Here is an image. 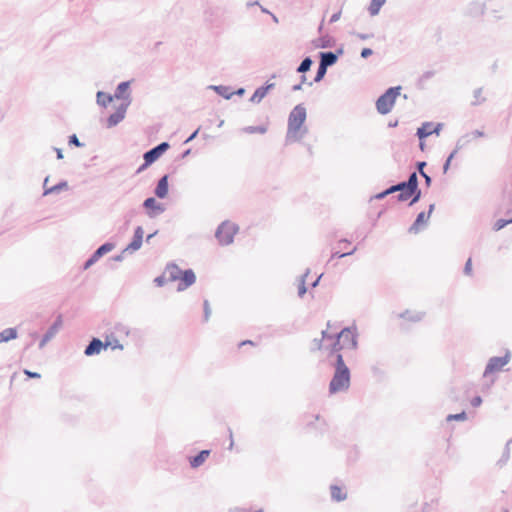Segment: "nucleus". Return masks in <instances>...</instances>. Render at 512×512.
Returning <instances> with one entry per match:
<instances>
[{"label":"nucleus","mask_w":512,"mask_h":512,"mask_svg":"<svg viewBox=\"0 0 512 512\" xmlns=\"http://www.w3.org/2000/svg\"><path fill=\"white\" fill-rule=\"evenodd\" d=\"M331 365L334 368V372L329 383V393L336 394L347 391L351 383V371L346 365L343 355L338 354L337 359Z\"/></svg>","instance_id":"nucleus-1"},{"label":"nucleus","mask_w":512,"mask_h":512,"mask_svg":"<svg viewBox=\"0 0 512 512\" xmlns=\"http://www.w3.org/2000/svg\"><path fill=\"white\" fill-rule=\"evenodd\" d=\"M307 118V110L303 103L297 104L289 113L288 116V127L286 133V143L299 141L303 138L304 133L307 129L305 128L301 132Z\"/></svg>","instance_id":"nucleus-2"},{"label":"nucleus","mask_w":512,"mask_h":512,"mask_svg":"<svg viewBox=\"0 0 512 512\" xmlns=\"http://www.w3.org/2000/svg\"><path fill=\"white\" fill-rule=\"evenodd\" d=\"M401 86L389 87L383 94H381L376 100L377 112L381 115H386L393 109L396 99L401 95Z\"/></svg>","instance_id":"nucleus-3"},{"label":"nucleus","mask_w":512,"mask_h":512,"mask_svg":"<svg viewBox=\"0 0 512 512\" xmlns=\"http://www.w3.org/2000/svg\"><path fill=\"white\" fill-rule=\"evenodd\" d=\"M238 230V225L226 220L220 223L217 227L215 237L220 245L227 246L233 243L235 234Z\"/></svg>","instance_id":"nucleus-4"},{"label":"nucleus","mask_w":512,"mask_h":512,"mask_svg":"<svg viewBox=\"0 0 512 512\" xmlns=\"http://www.w3.org/2000/svg\"><path fill=\"white\" fill-rule=\"evenodd\" d=\"M336 334L345 349L356 350L358 348V332L356 326L344 327Z\"/></svg>","instance_id":"nucleus-5"},{"label":"nucleus","mask_w":512,"mask_h":512,"mask_svg":"<svg viewBox=\"0 0 512 512\" xmlns=\"http://www.w3.org/2000/svg\"><path fill=\"white\" fill-rule=\"evenodd\" d=\"M510 359H511V353L509 350H507L505 355H503V356L491 357L485 366L483 376L486 377L489 374H493L495 372L501 371L502 368L509 363Z\"/></svg>","instance_id":"nucleus-6"},{"label":"nucleus","mask_w":512,"mask_h":512,"mask_svg":"<svg viewBox=\"0 0 512 512\" xmlns=\"http://www.w3.org/2000/svg\"><path fill=\"white\" fill-rule=\"evenodd\" d=\"M435 209V204H430L428 207L427 212H420L417 214L416 219L412 223V225L409 227L408 231L409 233L417 234L422 230L423 226H426L428 223V220L432 214V212Z\"/></svg>","instance_id":"nucleus-7"},{"label":"nucleus","mask_w":512,"mask_h":512,"mask_svg":"<svg viewBox=\"0 0 512 512\" xmlns=\"http://www.w3.org/2000/svg\"><path fill=\"white\" fill-rule=\"evenodd\" d=\"M110 344V340L102 341L100 338L92 337L84 349V355L87 357L98 355L102 350L107 349Z\"/></svg>","instance_id":"nucleus-8"},{"label":"nucleus","mask_w":512,"mask_h":512,"mask_svg":"<svg viewBox=\"0 0 512 512\" xmlns=\"http://www.w3.org/2000/svg\"><path fill=\"white\" fill-rule=\"evenodd\" d=\"M128 107H129V101L121 102V104L116 108L115 112L108 116V118L106 120L107 128L115 127L121 121H123Z\"/></svg>","instance_id":"nucleus-9"},{"label":"nucleus","mask_w":512,"mask_h":512,"mask_svg":"<svg viewBox=\"0 0 512 512\" xmlns=\"http://www.w3.org/2000/svg\"><path fill=\"white\" fill-rule=\"evenodd\" d=\"M170 148V144L166 141H163L151 149L147 150L143 154V159H147L152 164L155 163L168 149Z\"/></svg>","instance_id":"nucleus-10"},{"label":"nucleus","mask_w":512,"mask_h":512,"mask_svg":"<svg viewBox=\"0 0 512 512\" xmlns=\"http://www.w3.org/2000/svg\"><path fill=\"white\" fill-rule=\"evenodd\" d=\"M143 236L144 230L142 226H137L134 229L133 237L130 243L124 248V252H128L129 254H133L138 251L143 244Z\"/></svg>","instance_id":"nucleus-11"},{"label":"nucleus","mask_w":512,"mask_h":512,"mask_svg":"<svg viewBox=\"0 0 512 512\" xmlns=\"http://www.w3.org/2000/svg\"><path fill=\"white\" fill-rule=\"evenodd\" d=\"M63 319L62 315H58L53 324L47 329L42 339L39 342V348L42 349L55 335L58 333L60 328L62 327Z\"/></svg>","instance_id":"nucleus-12"},{"label":"nucleus","mask_w":512,"mask_h":512,"mask_svg":"<svg viewBox=\"0 0 512 512\" xmlns=\"http://www.w3.org/2000/svg\"><path fill=\"white\" fill-rule=\"evenodd\" d=\"M142 206L147 210V215L149 218H154L158 214H161L165 211V207L162 203L157 202L154 197H148L143 201Z\"/></svg>","instance_id":"nucleus-13"},{"label":"nucleus","mask_w":512,"mask_h":512,"mask_svg":"<svg viewBox=\"0 0 512 512\" xmlns=\"http://www.w3.org/2000/svg\"><path fill=\"white\" fill-rule=\"evenodd\" d=\"M178 280L179 283L177 286V291L181 292L188 289L196 282V274L191 268H188L183 270L181 277H179Z\"/></svg>","instance_id":"nucleus-14"},{"label":"nucleus","mask_w":512,"mask_h":512,"mask_svg":"<svg viewBox=\"0 0 512 512\" xmlns=\"http://www.w3.org/2000/svg\"><path fill=\"white\" fill-rule=\"evenodd\" d=\"M275 88V83L266 81L264 85L258 87L252 96L250 97V102L258 104L260 103L266 95L269 93L270 90Z\"/></svg>","instance_id":"nucleus-15"},{"label":"nucleus","mask_w":512,"mask_h":512,"mask_svg":"<svg viewBox=\"0 0 512 512\" xmlns=\"http://www.w3.org/2000/svg\"><path fill=\"white\" fill-rule=\"evenodd\" d=\"M130 85H131V81L120 82L116 87L113 97H115L118 100H122V102L129 101V105H130L131 101H132L131 95L129 92Z\"/></svg>","instance_id":"nucleus-16"},{"label":"nucleus","mask_w":512,"mask_h":512,"mask_svg":"<svg viewBox=\"0 0 512 512\" xmlns=\"http://www.w3.org/2000/svg\"><path fill=\"white\" fill-rule=\"evenodd\" d=\"M169 193V175L164 174L157 182L154 194L159 199H165Z\"/></svg>","instance_id":"nucleus-17"},{"label":"nucleus","mask_w":512,"mask_h":512,"mask_svg":"<svg viewBox=\"0 0 512 512\" xmlns=\"http://www.w3.org/2000/svg\"><path fill=\"white\" fill-rule=\"evenodd\" d=\"M211 450L210 449H204L199 451L196 455L190 456L188 458L189 465L191 468L196 469L204 464L206 459L210 456Z\"/></svg>","instance_id":"nucleus-18"},{"label":"nucleus","mask_w":512,"mask_h":512,"mask_svg":"<svg viewBox=\"0 0 512 512\" xmlns=\"http://www.w3.org/2000/svg\"><path fill=\"white\" fill-rule=\"evenodd\" d=\"M486 11V4L484 2L473 1L467 6L466 13L471 17L483 16Z\"/></svg>","instance_id":"nucleus-19"},{"label":"nucleus","mask_w":512,"mask_h":512,"mask_svg":"<svg viewBox=\"0 0 512 512\" xmlns=\"http://www.w3.org/2000/svg\"><path fill=\"white\" fill-rule=\"evenodd\" d=\"M335 44H336V40L329 35L321 36L312 41V45L315 48H320V49L332 48L335 46Z\"/></svg>","instance_id":"nucleus-20"},{"label":"nucleus","mask_w":512,"mask_h":512,"mask_svg":"<svg viewBox=\"0 0 512 512\" xmlns=\"http://www.w3.org/2000/svg\"><path fill=\"white\" fill-rule=\"evenodd\" d=\"M398 316H399V318L408 320L413 323H417V322H420L424 318L425 312L412 311V310L407 309V310L401 312Z\"/></svg>","instance_id":"nucleus-21"},{"label":"nucleus","mask_w":512,"mask_h":512,"mask_svg":"<svg viewBox=\"0 0 512 512\" xmlns=\"http://www.w3.org/2000/svg\"><path fill=\"white\" fill-rule=\"evenodd\" d=\"M319 63L329 68L337 63V59L333 55L332 51H322L318 54Z\"/></svg>","instance_id":"nucleus-22"},{"label":"nucleus","mask_w":512,"mask_h":512,"mask_svg":"<svg viewBox=\"0 0 512 512\" xmlns=\"http://www.w3.org/2000/svg\"><path fill=\"white\" fill-rule=\"evenodd\" d=\"M325 349L329 350V357L334 356L335 360L337 359V355L341 354V350L345 349L343 347V344H341L340 339L338 338L337 334H335V338L331 340V344L328 346H325Z\"/></svg>","instance_id":"nucleus-23"},{"label":"nucleus","mask_w":512,"mask_h":512,"mask_svg":"<svg viewBox=\"0 0 512 512\" xmlns=\"http://www.w3.org/2000/svg\"><path fill=\"white\" fill-rule=\"evenodd\" d=\"M182 272L183 270L175 263H169L165 268V274H168L169 281H177L181 277Z\"/></svg>","instance_id":"nucleus-24"},{"label":"nucleus","mask_w":512,"mask_h":512,"mask_svg":"<svg viewBox=\"0 0 512 512\" xmlns=\"http://www.w3.org/2000/svg\"><path fill=\"white\" fill-rule=\"evenodd\" d=\"M209 89L213 90L215 93H217L219 96L223 97L224 99H231L234 93L231 91L230 86L225 85H210Z\"/></svg>","instance_id":"nucleus-25"},{"label":"nucleus","mask_w":512,"mask_h":512,"mask_svg":"<svg viewBox=\"0 0 512 512\" xmlns=\"http://www.w3.org/2000/svg\"><path fill=\"white\" fill-rule=\"evenodd\" d=\"M220 7L218 6H209L208 8L205 9L204 11V18H205V21L210 23V24H215L217 22V18H218V14L220 12Z\"/></svg>","instance_id":"nucleus-26"},{"label":"nucleus","mask_w":512,"mask_h":512,"mask_svg":"<svg viewBox=\"0 0 512 512\" xmlns=\"http://www.w3.org/2000/svg\"><path fill=\"white\" fill-rule=\"evenodd\" d=\"M68 187V182L66 180H61L57 184L49 188H45V190L43 191V196H47L50 194H59L61 191L67 190Z\"/></svg>","instance_id":"nucleus-27"},{"label":"nucleus","mask_w":512,"mask_h":512,"mask_svg":"<svg viewBox=\"0 0 512 512\" xmlns=\"http://www.w3.org/2000/svg\"><path fill=\"white\" fill-rule=\"evenodd\" d=\"M330 492L333 501L341 502L347 498V493L338 485H331Z\"/></svg>","instance_id":"nucleus-28"},{"label":"nucleus","mask_w":512,"mask_h":512,"mask_svg":"<svg viewBox=\"0 0 512 512\" xmlns=\"http://www.w3.org/2000/svg\"><path fill=\"white\" fill-rule=\"evenodd\" d=\"M116 244L114 242H105L100 245L94 252V257L98 259L102 258L105 254L109 253L115 248Z\"/></svg>","instance_id":"nucleus-29"},{"label":"nucleus","mask_w":512,"mask_h":512,"mask_svg":"<svg viewBox=\"0 0 512 512\" xmlns=\"http://www.w3.org/2000/svg\"><path fill=\"white\" fill-rule=\"evenodd\" d=\"M432 122H423L422 125L417 129L416 136L419 140H425L427 137L432 135Z\"/></svg>","instance_id":"nucleus-30"},{"label":"nucleus","mask_w":512,"mask_h":512,"mask_svg":"<svg viewBox=\"0 0 512 512\" xmlns=\"http://www.w3.org/2000/svg\"><path fill=\"white\" fill-rule=\"evenodd\" d=\"M18 332L16 328H6L0 332V343L8 342L16 339Z\"/></svg>","instance_id":"nucleus-31"},{"label":"nucleus","mask_w":512,"mask_h":512,"mask_svg":"<svg viewBox=\"0 0 512 512\" xmlns=\"http://www.w3.org/2000/svg\"><path fill=\"white\" fill-rule=\"evenodd\" d=\"M113 98V95L103 91H98L96 94V102L101 107H107L113 101Z\"/></svg>","instance_id":"nucleus-32"},{"label":"nucleus","mask_w":512,"mask_h":512,"mask_svg":"<svg viewBox=\"0 0 512 512\" xmlns=\"http://www.w3.org/2000/svg\"><path fill=\"white\" fill-rule=\"evenodd\" d=\"M386 3V0H371L368 6V12L371 16L379 14L381 8Z\"/></svg>","instance_id":"nucleus-33"},{"label":"nucleus","mask_w":512,"mask_h":512,"mask_svg":"<svg viewBox=\"0 0 512 512\" xmlns=\"http://www.w3.org/2000/svg\"><path fill=\"white\" fill-rule=\"evenodd\" d=\"M309 273L310 269L307 268L305 273L299 277L298 296L300 298H303L304 295L307 293L306 278L309 275Z\"/></svg>","instance_id":"nucleus-34"},{"label":"nucleus","mask_w":512,"mask_h":512,"mask_svg":"<svg viewBox=\"0 0 512 512\" xmlns=\"http://www.w3.org/2000/svg\"><path fill=\"white\" fill-rule=\"evenodd\" d=\"M313 60L310 56H306L302 59L301 63L296 68L297 73L305 74L311 69Z\"/></svg>","instance_id":"nucleus-35"},{"label":"nucleus","mask_w":512,"mask_h":512,"mask_svg":"<svg viewBox=\"0 0 512 512\" xmlns=\"http://www.w3.org/2000/svg\"><path fill=\"white\" fill-rule=\"evenodd\" d=\"M327 70H328V68H327V67H325L324 65H322V64H320V63H319V64H318L317 71H316V75H315V77H314V80H313L312 82H309V83H308V85H309V86H312V85H313V83H319V82H321V81L324 79V77H325V75H326V73H327Z\"/></svg>","instance_id":"nucleus-36"},{"label":"nucleus","mask_w":512,"mask_h":512,"mask_svg":"<svg viewBox=\"0 0 512 512\" xmlns=\"http://www.w3.org/2000/svg\"><path fill=\"white\" fill-rule=\"evenodd\" d=\"M243 132L247 134H265L267 132V127L264 125H258V126H246L243 128Z\"/></svg>","instance_id":"nucleus-37"},{"label":"nucleus","mask_w":512,"mask_h":512,"mask_svg":"<svg viewBox=\"0 0 512 512\" xmlns=\"http://www.w3.org/2000/svg\"><path fill=\"white\" fill-rule=\"evenodd\" d=\"M393 193H396V188H394V185H391L390 187L386 188L385 190L372 196L371 200L372 199L382 200V199L386 198L388 195H391Z\"/></svg>","instance_id":"nucleus-38"},{"label":"nucleus","mask_w":512,"mask_h":512,"mask_svg":"<svg viewBox=\"0 0 512 512\" xmlns=\"http://www.w3.org/2000/svg\"><path fill=\"white\" fill-rule=\"evenodd\" d=\"M482 92H483L482 87H479L473 91V96H474L475 100L471 102L472 106H478L486 101L485 97H481Z\"/></svg>","instance_id":"nucleus-39"},{"label":"nucleus","mask_w":512,"mask_h":512,"mask_svg":"<svg viewBox=\"0 0 512 512\" xmlns=\"http://www.w3.org/2000/svg\"><path fill=\"white\" fill-rule=\"evenodd\" d=\"M410 191H411V199H410V202H409V206H412V205H414V204H416L417 202L420 201V199L422 197V191L419 188V186L416 187L415 189L411 188Z\"/></svg>","instance_id":"nucleus-40"},{"label":"nucleus","mask_w":512,"mask_h":512,"mask_svg":"<svg viewBox=\"0 0 512 512\" xmlns=\"http://www.w3.org/2000/svg\"><path fill=\"white\" fill-rule=\"evenodd\" d=\"M405 182H407V186H409L410 188H416L419 186V180H418V174L417 172H412L409 174L407 180H404Z\"/></svg>","instance_id":"nucleus-41"},{"label":"nucleus","mask_w":512,"mask_h":512,"mask_svg":"<svg viewBox=\"0 0 512 512\" xmlns=\"http://www.w3.org/2000/svg\"><path fill=\"white\" fill-rule=\"evenodd\" d=\"M466 419H467V413L465 411H461L460 413H456V414H449L446 417L447 422L465 421Z\"/></svg>","instance_id":"nucleus-42"},{"label":"nucleus","mask_w":512,"mask_h":512,"mask_svg":"<svg viewBox=\"0 0 512 512\" xmlns=\"http://www.w3.org/2000/svg\"><path fill=\"white\" fill-rule=\"evenodd\" d=\"M105 340L111 341V344L109 345V347H111L113 350H115V349L123 350V345L119 343L118 339L115 337V335L113 333L106 335Z\"/></svg>","instance_id":"nucleus-43"},{"label":"nucleus","mask_w":512,"mask_h":512,"mask_svg":"<svg viewBox=\"0 0 512 512\" xmlns=\"http://www.w3.org/2000/svg\"><path fill=\"white\" fill-rule=\"evenodd\" d=\"M510 223H512V217L510 219H498L494 223L493 229L495 231H499V230L503 229L504 227H506Z\"/></svg>","instance_id":"nucleus-44"},{"label":"nucleus","mask_w":512,"mask_h":512,"mask_svg":"<svg viewBox=\"0 0 512 512\" xmlns=\"http://www.w3.org/2000/svg\"><path fill=\"white\" fill-rule=\"evenodd\" d=\"M211 316V308L208 300L203 302V321L208 322Z\"/></svg>","instance_id":"nucleus-45"},{"label":"nucleus","mask_w":512,"mask_h":512,"mask_svg":"<svg viewBox=\"0 0 512 512\" xmlns=\"http://www.w3.org/2000/svg\"><path fill=\"white\" fill-rule=\"evenodd\" d=\"M411 199V191L404 190L396 195V200L398 202H405Z\"/></svg>","instance_id":"nucleus-46"},{"label":"nucleus","mask_w":512,"mask_h":512,"mask_svg":"<svg viewBox=\"0 0 512 512\" xmlns=\"http://www.w3.org/2000/svg\"><path fill=\"white\" fill-rule=\"evenodd\" d=\"M68 144L75 147H84V143L80 142L76 134H72L68 137Z\"/></svg>","instance_id":"nucleus-47"},{"label":"nucleus","mask_w":512,"mask_h":512,"mask_svg":"<svg viewBox=\"0 0 512 512\" xmlns=\"http://www.w3.org/2000/svg\"><path fill=\"white\" fill-rule=\"evenodd\" d=\"M512 443V438L509 439L504 447V450H503V453H502V457H501V461L503 462H506L509 457H510V445Z\"/></svg>","instance_id":"nucleus-48"},{"label":"nucleus","mask_w":512,"mask_h":512,"mask_svg":"<svg viewBox=\"0 0 512 512\" xmlns=\"http://www.w3.org/2000/svg\"><path fill=\"white\" fill-rule=\"evenodd\" d=\"M98 261H99V259L97 257H94V254L92 253L89 256V258L84 262L83 269L84 270L89 269L91 266H93Z\"/></svg>","instance_id":"nucleus-49"},{"label":"nucleus","mask_w":512,"mask_h":512,"mask_svg":"<svg viewBox=\"0 0 512 512\" xmlns=\"http://www.w3.org/2000/svg\"><path fill=\"white\" fill-rule=\"evenodd\" d=\"M468 136H469V134H466V135L462 136L461 138H459V139L457 140V142H456V146H455V148H456L457 150L462 149V148H463V147H464V146L469 142V140L467 139V138H468Z\"/></svg>","instance_id":"nucleus-50"},{"label":"nucleus","mask_w":512,"mask_h":512,"mask_svg":"<svg viewBox=\"0 0 512 512\" xmlns=\"http://www.w3.org/2000/svg\"><path fill=\"white\" fill-rule=\"evenodd\" d=\"M323 339H317L315 338L313 341H312V348L311 350L314 351V350H321L322 348H325L324 344H323Z\"/></svg>","instance_id":"nucleus-51"},{"label":"nucleus","mask_w":512,"mask_h":512,"mask_svg":"<svg viewBox=\"0 0 512 512\" xmlns=\"http://www.w3.org/2000/svg\"><path fill=\"white\" fill-rule=\"evenodd\" d=\"M394 188H396V192H399V193L404 190L411 189L409 186H407V182H405V181H400V182L394 184Z\"/></svg>","instance_id":"nucleus-52"},{"label":"nucleus","mask_w":512,"mask_h":512,"mask_svg":"<svg viewBox=\"0 0 512 512\" xmlns=\"http://www.w3.org/2000/svg\"><path fill=\"white\" fill-rule=\"evenodd\" d=\"M463 273L467 276L472 275V259L471 258H468V260L466 261V263L464 265Z\"/></svg>","instance_id":"nucleus-53"},{"label":"nucleus","mask_w":512,"mask_h":512,"mask_svg":"<svg viewBox=\"0 0 512 512\" xmlns=\"http://www.w3.org/2000/svg\"><path fill=\"white\" fill-rule=\"evenodd\" d=\"M167 282V278L165 277V273L162 274V275H159L157 276L155 279H154V283L156 286L158 287H162L165 285V283Z\"/></svg>","instance_id":"nucleus-54"},{"label":"nucleus","mask_w":512,"mask_h":512,"mask_svg":"<svg viewBox=\"0 0 512 512\" xmlns=\"http://www.w3.org/2000/svg\"><path fill=\"white\" fill-rule=\"evenodd\" d=\"M427 166V162L426 161H417L416 162V171L417 174L419 173V175L421 174H424L425 170L424 168Z\"/></svg>","instance_id":"nucleus-55"},{"label":"nucleus","mask_w":512,"mask_h":512,"mask_svg":"<svg viewBox=\"0 0 512 512\" xmlns=\"http://www.w3.org/2000/svg\"><path fill=\"white\" fill-rule=\"evenodd\" d=\"M23 373L28 377V378H31V379H39L41 378V374L38 373V372H33V371H30L28 369H23Z\"/></svg>","instance_id":"nucleus-56"},{"label":"nucleus","mask_w":512,"mask_h":512,"mask_svg":"<svg viewBox=\"0 0 512 512\" xmlns=\"http://www.w3.org/2000/svg\"><path fill=\"white\" fill-rule=\"evenodd\" d=\"M442 128H443V123H434V122H432V128H431L432 135L433 134L439 135L441 130H442Z\"/></svg>","instance_id":"nucleus-57"},{"label":"nucleus","mask_w":512,"mask_h":512,"mask_svg":"<svg viewBox=\"0 0 512 512\" xmlns=\"http://www.w3.org/2000/svg\"><path fill=\"white\" fill-rule=\"evenodd\" d=\"M373 54V50L371 48H368V47H365L361 50L360 52V56L363 58V59H367L368 57H370L371 55Z\"/></svg>","instance_id":"nucleus-58"},{"label":"nucleus","mask_w":512,"mask_h":512,"mask_svg":"<svg viewBox=\"0 0 512 512\" xmlns=\"http://www.w3.org/2000/svg\"><path fill=\"white\" fill-rule=\"evenodd\" d=\"M144 162L138 167L136 173L139 174L141 172H143L144 170H146L149 166L152 165L151 162H149L147 159H143Z\"/></svg>","instance_id":"nucleus-59"},{"label":"nucleus","mask_w":512,"mask_h":512,"mask_svg":"<svg viewBox=\"0 0 512 512\" xmlns=\"http://www.w3.org/2000/svg\"><path fill=\"white\" fill-rule=\"evenodd\" d=\"M199 131H200V127H198L195 131H193L189 136L188 138L184 141V144H188L190 143L191 141H193L199 134Z\"/></svg>","instance_id":"nucleus-60"},{"label":"nucleus","mask_w":512,"mask_h":512,"mask_svg":"<svg viewBox=\"0 0 512 512\" xmlns=\"http://www.w3.org/2000/svg\"><path fill=\"white\" fill-rule=\"evenodd\" d=\"M434 75H435V71H433V70L425 71V72L422 74V76H421V81H427V80H429L430 78H432Z\"/></svg>","instance_id":"nucleus-61"},{"label":"nucleus","mask_w":512,"mask_h":512,"mask_svg":"<svg viewBox=\"0 0 512 512\" xmlns=\"http://www.w3.org/2000/svg\"><path fill=\"white\" fill-rule=\"evenodd\" d=\"M482 398L481 396L477 395V396H474L471 400V405L473 407H479L481 404H482Z\"/></svg>","instance_id":"nucleus-62"},{"label":"nucleus","mask_w":512,"mask_h":512,"mask_svg":"<svg viewBox=\"0 0 512 512\" xmlns=\"http://www.w3.org/2000/svg\"><path fill=\"white\" fill-rule=\"evenodd\" d=\"M127 252H124V249L117 255L113 256L111 259L116 262H122L125 258V254Z\"/></svg>","instance_id":"nucleus-63"},{"label":"nucleus","mask_w":512,"mask_h":512,"mask_svg":"<svg viewBox=\"0 0 512 512\" xmlns=\"http://www.w3.org/2000/svg\"><path fill=\"white\" fill-rule=\"evenodd\" d=\"M332 53L335 56V58L338 60L339 57H341L344 54V47L341 45L340 47H338L337 49L332 51Z\"/></svg>","instance_id":"nucleus-64"}]
</instances>
